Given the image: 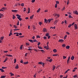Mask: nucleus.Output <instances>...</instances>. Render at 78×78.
Masks as SVG:
<instances>
[{
  "label": "nucleus",
  "mask_w": 78,
  "mask_h": 78,
  "mask_svg": "<svg viewBox=\"0 0 78 78\" xmlns=\"http://www.w3.org/2000/svg\"><path fill=\"white\" fill-rule=\"evenodd\" d=\"M4 16V15H3V14L0 13V19H1V18H3Z\"/></svg>",
  "instance_id": "nucleus-3"
},
{
  "label": "nucleus",
  "mask_w": 78,
  "mask_h": 78,
  "mask_svg": "<svg viewBox=\"0 0 78 78\" xmlns=\"http://www.w3.org/2000/svg\"><path fill=\"white\" fill-rule=\"evenodd\" d=\"M72 24H70L68 25V28H70V27H72Z\"/></svg>",
  "instance_id": "nucleus-26"
},
{
  "label": "nucleus",
  "mask_w": 78,
  "mask_h": 78,
  "mask_svg": "<svg viewBox=\"0 0 78 78\" xmlns=\"http://www.w3.org/2000/svg\"><path fill=\"white\" fill-rule=\"evenodd\" d=\"M53 56H58L57 54H54L53 55Z\"/></svg>",
  "instance_id": "nucleus-47"
},
{
  "label": "nucleus",
  "mask_w": 78,
  "mask_h": 78,
  "mask_svg": "<svg viewBox=\"0 0 78 78\" xmlns=\"http://www.w3.org/2000/svg\"><path fill=\"white\" fill-rule=\"evenodd\" d=\"M78 76V75H75L73 76V78H76Z\"/></svg>",
  "instance_id": "nucleus-27"
},
{
  "label": "nucleus",
  "mask_w": 78,
  "mask_h": 78,
  "mask_svg": "<svg viewBox=\"0 0 78 78\" xmlns=\"http://www.w3.org/2000/svg\"><path fill=\"white\" fill-rule=\"evenodd\" d=\"M74 58H75V57H74V56H73L71 58V60H73V59H74Z\"/></svg>",
  "instance_id": "nucleus-18"
},
{
  "label": "nucleus",
  "mask_w": 78,
  "mask_h": 78,
  "mask_svg": "<svg viewBox=\"0 0 78 78\" xmlns=\"http://www.w3.org/2000/svg\"><path fill=\"white\" fill-rule=\"evenodd\" d=\"M28 11L27 12L28 14H29L30 12V8H28Z\"/></svg>",
  "instance_id": "nucleus-22"
},
{
  "label": "nucleus",
  "mask_w": 78,
  "mask_h": 78,
  "mask_svg": "<svg viewBox=\"0 0 78 78\" xmlns=\"http://www.w3.org/2000/svg\"><path fill=\"white\" fill-rule=\"evenodd\" d=\"M69 18H73V17H72V16L70 15L69 16Z\"/></svg>",
  "instance_id": "nucleus-48"
},
{
  "label": "nucleus",
  "mask_w": 78,
  "mask_h": 78,
  "mask_svg": "<svg viewBox=\"0 0 78 78\" xmlns=\"http://www.w3.org/2000/svg\"><path fill=\"white\" fill-rule=\"evenodd\" d=\"M67 35H66L64 37V39H66V38H67Z\"/></svg>",
  "instance_id": "nucleus-28"
},
{
  "label": "nucleus",
  "mask_w": 78,
  "mask_h": 78,
  "mask_svg": "<svg viewBox=\"0 0 78 78\" xmlns=\"http://www.w3.org/2000/svg\"><path fill=\"white\" fill-rule=\"evenodd\" d=\"M21 6H24V3H21Z\"/></svg>",
  "instance_id": "nucleus-36"
},
{
  "label": "nucleus",
  "mask_w": 78,
  "mask_h": 78,
  "mask_svg": "<svg viewBox=\"0 0 78 78\" xmlns=\"http://www.w3.org/2000/svg\"><path fill=\"white\" fill-rule=\"evenodd\" d=\"M48 39H49L50 38V36L49 35L48 36Z\"/></svg>",
  "instance_id": "nucleus-63"
},
{
  "label": "nucleus",
  "mask_w": 78,
  "mask_h": 78,
  "mask_svg": "<svg viewBox=\"0 0 78 78\" xmlns=\"http://www.w3.org/2000/svg\"><path fill=\"white\" fill-rule=\"evenodd\" d=\"M41 51H42V53H44V50H40Z\"/></svg>",
  "instance_id": "nucleus-55"
},
{
  "label": "nucleus",
  "mask_w": 78,
  "mask_h": 78,
  "mask_svg": "<svg viewBox=\"0 0 78 78\" xmlns=\"http://www.w3.org/2000/svg\"><path fill=\"white\" fill-rule=\"evenodd\" d=\"M9 74H10V75H11V76H14V74L12 73H9Z\"/></svg>",
  "instance_id": "nucleus-23"
},
{
  "label": "nucleus",
  "mask_w": 78,
  "mask_h": 78,
  "mask_svg": "<svg viewBox=\"0 0 78 78\" xmlns=\"http://www.w3.org/2000/svg\"><path fill=\"white\" fill-rule=\"evenodd\" d=\"M66 33L67 34H68V35H69L70 34V33H69V32H66Z\"/></svg>",
  "instance_id": "nucleus-49"
},
{
  "label": "nucleus",
  "mask_w": 78,
  "mask_h": 78,
  "mask_svg": "<svg viewBox=\"0 0 78 78\" xmlns=\"http://www.w3.org/2000/svg\"><path fill=\"white\" fill-rule=\"evenodd\" d=\"M38 64H41V65H42V62H39L38 63Z\"/></svg>",
  "instance_id": "nucleus-54"
},
{
  "label": "nucleus",
  "mask_w": 78,
  "mask_h": 78,
  "mask_svg": "<svg viewBox=\"0 0 78 78\" xmlns=\"http://www.w3.org/2000/svg\"><path fill=\"white\" fill-rule=\"evenodd\" d=\"M3 39H4V37H1V40H3Z\"/></svg>",
  "instance_id": "nucleus-44"
},
{
  "label": "nucleus",
  "mask_w": 78,
  "mask_h": 78,
  "mask_svg": "<svg viewBox=\"0 0 78 78\" xmlns=\"http://www.w3.org/2000/svg\"><path fill=\"white\" fill-rule=\"evenodd\" d=\"M42 23L41 22H39L38 23V24H39V25L41 26V25H42Z\"/></svg>",
  "instance_id": "nucleus-43"
},
{
  "label": "nucleus",
  "mask_w": 78,
  "mask_h": 78,
  "mask_svg": "<svg viewBox=\"0 0 78 78\" xmlns=\"http://www.w3.org/2000/svg\"><path fill=\"white\" fill-rule=\"evenodd\" d=\"M57 6H58V4H56L55 5V8H57Z\"/></svg>",
  "instance_id": "nucleus-38"
},
{
  "label": "nucleus",
  "mask_w": 78,
  "mask_h": 78,
  "mask_svg": "<svg viewBox=\"0 0 78 78\" xmlns=\"http://www.w3.org/2000/svg\"><path fill=\"white\" fill-rule=\"evenodd\" d=\"M17 25H19V21H18V23L17 24Z\"/></svg>",
  "instance_id": "nucleus-60"
},
{
  "label": "nucleus",
  "mask_w": 78,
  "mask_h": 78,
  "mask_svg": "<svg viewBox=\"0 0 78 78\" xmlns=\"http://www.w3.org/2000/svg\"><path fill=\"white\" fill-rule=\"evenodd\" d=\"M53 20V19H48V22L49 23H50V22L51 21V20Z\"/></svg>",
  "instance_id": "nucleus-6"
},
{
  "label": "nucleus",
  "mask_w": 78,
  "mask_h": 78,
  "mask_svg": "<svg viewBox=\"0 0 78 78\" xmlns=\"http://www.w3.org/2000/svg\"><path fill=\"white\" fill-rule=\"evenodd\" d=\"M69 0H68L67 4V5H68V4H69Z\"/></svg>",
  "instance_id": "nucleus-64"
},
{
  "label": "nucleus",
  "mask_w": 78,
  "mask_h": 78,
  "mask_svg": "<svg viewBox=\"0 0 78 78\" xmlns=\"http://www.w3.org/2000/svg\"><path fill=\"white\" fill-rule=\"evenodd\" d=\"M12 12H17V10H12Z\"/></svg>",
  "instance_id": "nucleus-11"
},
{
  "label": "nucleus",
  "mask_w": 78,
  "mask_h": 78,
  "mask_svg": "<svg viewBox=\"0 0 78 78\" xmlns=\"http://www.w3.org/2000/svg\"><path fill=\"white\" fill-rule=\"evenodd\" d=\"M2 9H3V10H5V9H6V8L5 7H3L2 8Z\"/></svg>",
  "instance_id": "nucleus-34"
},
{
  "label": "nucleus",
  "mask_w": 78,
  "mask_h": 78,
  "mask_svg": "<svg viewBox=\"0 0 78 78\" xmlns=\"http://www.w3.org/2000/svg\"><path fill=\"white\" fill-rule=\"evenodd\" d=\"M40 11H41V8H39L38 10H37V12H39Z\"/></svg>",
  "instance_id": "nucleus-21"
},
{
  "label": "nucleus",
  "mask_w": 78,
  "mask_h": 78,
  "mask_svg": "<svg viewBox=\"0 0 78 78\" xmlns=\"http://www.w3.org/2000/svg\"><path fill=\"white\" fill-rule=\"evenodd\" d=\"M5 56H8V57H12V55H11L7 54Z\"/></svg>",
  "instance_id": "nucleus-5"
},
{
  "label": "nucleus",
  "mask_w": 78,
  "mask_h": 78,
  "mask_svg": "<svg viewBox=\"0 0 78 78\" xmlns=\"http://www.w3.org/2000/svg\"><path fill=\"white\" fill-rule=\"evenodd\" d=\"M7 60H8V58L6 57L5 58V60L3 62H5L6 61H7Z\"/></svg>",
  "instance_id": "nucleus-14"
},
{
  "label": "nucleus",
  "mask_w": 78,
  "mask_h": 78,
  "mask_svg": "<svg viewBox=\"0 0 78 78\" xmlns=\"http://www.w3.org/2000/svg\"><path fill=\"white\" fill-rule=\"evenodd\" d=\"M44 39H47V37L44 36Z\"/></svg>",
  "instance_id": "nucleus-57"
},
{
  "label": "nucleus",
  "mask_w": 78,
  "mask_h": 78,
  "mask_svg": "<svg viewBox=\"0 0 78 78\" xmlns=\"http://www.w3.org/2000/svg\"><path fill=\"white\" fill-rule=\"evenodd\" d=\"M15 18H16V16H15L14 15H13V19H15Z\"/></svg>",
  "instance_id": "nucleus-35"
},
{
  "label": "nucleus",
  "mask_w": 78,
  "mask_h": 78,
  "mask_svg": "<svg viewBox=\"0 0 78 78\" xmlns=\"http://www.w3.org/2000/svg\"><path fill=\"white\" fill-rule=\"evenodd\" d=\"M57 22H58V20H55L54 22V24L55 25H56V24L57 23Z\"/></svg>",
  "instance_id": "nucleus-12"
},
{
  "label": "nucleus",
  "mask_w": 78,
  "mask_h": 78,
  "mask_svg": "<svg viewBox=\"0 0 78 78\" xmlns=\"http://www.w3.org/2000/svg\"><path fill=\"white\" fill-rule=\"evenodd\" d=\"M73 14H76V15H78V11L75 10V11H73Z\"/></svg>",
  "instance_id": "nucleus-2"
},
{
  "label": "nucleus",
  "mask_w": 78,
  "mask_h": 78,
  "mask_svg": "<svg viewBox=\"0 0 78 78\" xmlns=\"http://www.w3.org/2000/svg\"><path fill=\"white\" fill-rule=\"evenodd\" d=\"M70 48V46H66V49H69Z\"/></svg>",
  "instance_id": "nucleus-17"
},
{
  "label": "nucleus",
  "mask_w": 78,
  "mask_h": 78,
  "mask_svg": "<svg viewBox=\"0 0 78 78\" xmlns=\"http://www.w3.org/2000/svg\"><path fill=\"white\" fill-rule=\"evenodd\" d=\"M45 36H49V34H48V33H47L46 34H45Z\"/></svg>",
  "instance_id": "nucleus-31"
},
{
  "label": "nucleus",
  "mask_w": 78,
  "mask_h": 78,
  "mask_svg": "<svg viewBox=\"0 0 78 78\" xmlns=\"http://www.w3.org/2000/svg\"><path fill=\"white\" fill-rule=\"evenodd\" d=\"M13 30L14 31H17V30H19V29H15Z\"/></svg>",
  "instance_id": "nucleus-56"
},
{
  "label": "nucleus",
  "mask_w": 78,
  "mask_h": 78,
  "mask_svg": "<svg viewBox=\"0 0 78 78\" xmlns=\"http://www.w3.org/2000/svg\"><path fill=\"white\" fill-rule=\"evenodd\" d=\"M16 16L17 17V18L20 21H21L22 19L21 18V16L19 14H16Z\"/></svg>",
  "instance_id": "nucleus-1"
},
{
  "label": "nucleus",
  "mask_w": 78,
  "mask_h": 78,
  "mask_svg": "<svg viewBox=\"0 0 78 78\" xmlns=\"http://www.w3.org/2000/svg\"><path fill=\"white\" fill-rule=\"evenodd\" d=\"M11 32L9 34V36H11V35H12V33H11V31H10Z\"/></svg>",
  "instance_id": "nucleus-39"
},
{
  "label": "nucleus",
  "mask_w": 78,
  "mask_h": 78,
  "mask_svg": "<svg viewBox=\"0 0 78 78\" xmlns=\"http://www.w3.org/2000/svg\"><path fill=\"white\" fill-rule=\"evenodd\" d=\"M58 42H64V40L62 39H59L58 40Z\"/></svg>",
  "instance_id": "nucleus-7"
},
{
  "label": "nucleus",
  "mask_w": 78,
  "mask_h": 78,
  "mask_svg": "<svg viewBox=\"0 0 78 78\" xmlns=\"http://www.w3.org/2000/svg\"><path fill=\"white\" fill-rule=\"evenodd\" d=\"M74 28H75V29L76 30H77V29H78V27H77V25H76V24H75Z\"/></svg>",
  "instance_id": "nucleus-8"
},
{
  "label": "nucleus",
  "mask_w": 78,
  "mask_h": 78,
  "mask_svg": "<svg viewBox=\"0 0 78 78\" xmlns=\"http://www.w3.org/2000/svg\"><path fill=\"white\" fill-rule=\"evenodd\" d=\"M38 48L39 49H42V48L41 46H38Z\"/></svg>",
  "instance_id": "nucleus-29"
},
{
  "label": "nucleus",
  "mask_w": 78,
  "mask_h": 78,
  "mask_svg": "<svg viewBox=\"0 0 78 78\" xmlns=\"http://www.w3.org/2000/svg\"><path fill=\"white\" fill-rule=\"evenodd\" d=\"M40 44H41V43L40 42H38L37 44V45L39 46Z\"/></svg>",
  "instance_id": "nucleus-62"
},
{
  "label": "nucleus",
  "mask_w": 78,
  "mask_h": 78,
  "mask_svg": "<svg viewBox=\"0 0 78 78\" xmlns=\"http://www.w3.org/2000/svg\"><path fill=\"white\" fill-rule=\"evenodd\" d=\"M43 32H47V29L45 28H44L43 29Z\"/></svg>",
  "instance_id": "nucleus-13"
},
{
  "label": "nucleus",
  "mask_w": 78,
  "mask_h": 78,
  "mask_svg": "<svg viewBox=\"0 0 78 78\" xmlns=\"http://www.w3.org/2000/svg\"><path fill=\"white\" fill-rule=\"evenodd\" d=\"M30 45V44L28 43H26V45Z\"/></svg>",
  "instance_id": "nucleus-50"
},
{
  "label": "nucleus",
  "mask_w": 78,
  "mask_h": 78,
  "mask_svg": "<svg viewBox=\"0 0 78 78\" xmlns=\"http://www.w3.org/2000/svg\"><path fill=\"white\" fill-rule=\"evenodd\" d=\"M62 47H66V44H63L62 45Z\"/></svg>",
  "instance_id": "nucleus-40"
},
{
  "label": "nucleus",
  "mask_w": 78,
  "mask_h": 78,
  "mask_svg": "<svg viewBox=\"0 0 78 78\" xmlns=\"http://www.w3.org/2000/svg\"><path fill=\"white\" fill-rule=\"evenodd\" d=\"M15 69H19V65L17 64L16 66L15 67Z\"/></svg>",
  "instance_id": "nucleus-10"
},
{
  "label": "nucleus",
  "mask_w": 78,
  "mask_h": 78,
  "mask_svg": "<svg viewBox=\"0 0 78 78\" xmlns=\"http://www.w3.org/2000/svg\"><path fill=\"white\" fill-rule=\"evenodd\" d=\"M56 4H57V5L58 4H59V1H56Z\"/></svg>",
  "instance_id": "nucleus-41"
},
{
  "label": "nucleus",
  "mask_w": 78,
  "mask_h": 78,
  "mask_svg": "<svg viewBox=\"0 0 78 78\" xmlns=\"http://www.w3.org/2000/svg\"><path fill=\"white\" fill-rule=\"evenodd\" d=\"M6 77V76H1L0 78H5Z\"/></svg>",
  "instance_id": "nucleus-25"
},
{
  "label": "nucleus",
  "mask_w": 78,
  "mask_h": 78,
  "mask_svg": "<svg viewBox=\"0 0 78 78\" xmlns=\"http://www.w3.org/2000/svg\"><path fill=\"white\" fill-rule=\"evenodd\" d=\"M53 61V59H50L49 61L50 62H52V61Z\"/></svg>",
  "instance_id": "nucleus-45"
},
{
  "label": "nucleus",
  "mask_w": 78,
  "mask_h": 78,
  "mask_svg": "<svg viewBox=\"0 0 78 78\" xmlns=\"http://www.w3.org/2000/svg\"><path fill=\"white\" fill-rule=\"evenodd\" d=\"M53 51L54 53H56V52H57V51L56 50V49H55L53 50Z\"/></svg>",
  "instance_id": "nucleus-16"
},
{
  "label": "nucleus",
  "mask_w": 78,
  "mask_h": 78,
  "mask_svg": "<svg viewBox=\"0 0 78 78\" xmlns=\"http://www.w3.org/2000/svg\"><path fill=\"white\" fill-rule=\"evenodd\" d=\"M36 41H37V40H36V39L34 40L33 42H36Z\"/></svg>",
  "instance_id": "nucleus-59"
},
{
  "label": "nucleus",
  "mask_w": 78,
  "mask_h": 78,
  "mask_svg": "<svg viewBox=\"0 0 78 78\" xmlns=\"http://www.w3.org/2000/svg\"><path fill=\"white\" fill-rule=\"evenodd\" d=\"M0 70L2 72H5V71H4L3 69L1 68L0 69Z\"/></svg>",
  "instance_id": "nucleus-19"
},
{
  "label": "nucleus",
  "mask_w": 78,
  "mask_h": 78,
  "mask_svg": "<svg viewBox=\"0 0 78 78\" xmlns=\"http://www.w3.org/2000/svg\"><path fill=\"white\" fill-rule=\"evenodd\" d=\"M35 2V0H32L31 1V2L32 3H34Z\"/></svg>",
  "instance_id": "nucleus-58"
},
{
  "label": "nucleus",
  "mask_w": 78,
  "mask_h": 78,
  "mask_svg": "<svg viewBox=\"0 0 78 78\" xmlns=\"http://www.w3.org/2000/svg\"><path fill=\"white\" fill-rule=\"evenodd\" d=\"M14 63H16V59L15 58L14 60Z\"/></svg>",
  "instance_id": "nucleus-52"
},
{
  "label": "nucleus",
  "mask_w": 78,
  "mask_h": 78,
  "mask_svg": "<svg viewBox=\"0 0 78 78\" xmlns=\"http://www.w3.org/2000/svg\"><path fill=\"white\" fill-rule=\"evenodd\" d=\"M20 63H23V61L22 60H21V61L20 62Z\"/></svg>",
  "instance_id": "nucleus-37"
},
{
  "label": "nucleus",
  "mask_w": 78,
  "mask_h": 78,
  "mask_svg": "<svg viewBox=\"0 0 78 78\" xmlns=\"http://www.w3.org/2000/svg\"><path fill=\"white\" fill-rule=\"evenodd\" d=\"M23 46V45H22L20 47V50H22V49L23 47H22Z\"/></svg>",
  "instance_id": "nucleus-46"
},
{
  "label": "nucleus",
  "mask_w": 78,
  "mask_h": 78,
  "mask_svg": "<svg viewBox=\"0 0 78 78\" xmlns=\"http://www.w3.org/2000/svg\"><path fill=\"white\" fill-rule=\"evenodd\" d=\"M23 64H25V65H26V64H28V62L27 61L24 62L23 63Z\"/></svg>",
  "instance_id": "nucleus-9"
},
{
  "label": "nucleus",
  "mask_w": 78,
  "mask_h": 78,
  "mask_svg": "<svg viewBox=\"0 0 78 78\" xmlns=\"http://www.w3.org/2000/svg\"><path fill=\"white\" fill-rule=\"evenodd\" d=\"M66 56H63V59H66Z\"/></svg>",
  "instance_id": "nucleus-53"
},
{
  "label": "nucleus",
  "mask_w": 78,
  "mask_h": 78,
  "mask_svg": "<svg viewBox=\"0 0 78 78\" xmlns=\"http://www.w3.org/2000/svg\"><path fill=\"white\" fill-rule=\"evenodd\" d=\"M13 27L16 29V28H17V27L16 25H14Z\"/></svg>",
  "instance_id": "nucleus-33"
},
{
  "label": "nucleus",
  "mask_w": 78,
  "mask_h": 78,
  "mask_svg": "<svg viewBox=\"0 0 78 78\" xmlns=\"http://www.w3.org/2000/svg\"><path fill=\"white\" fill-rule=\"evenodd\" d=\"M33 17H34V15H32V16H30V19H32L33 18Z\"/></svg>",
  "instance_id": "nucleus-20"
},
{
  "label": "nucleus",
  "mask_w": 78,
  "mask_h": 78,
  "mask_svg": "<svg viewBox=\"0 0 78 78\" xmlns=\"http://www.w3.org/2000/svg\"><path fill=\"white\" fill-rule=\"evenodd\" d=\"M37 38H41V37L39 35L37 36Z\"/></svg>",
  "instance_id": "nucleus-42"
},
{
  "label": "nucleus",
  "mask_w": 78,
  "mask_h": 78,
  "mask_svg": "<svg viewBox=\"0 0 78 78\" xmlns=\"http://www.w3.org/2000/svg\"><path fill=\"white\" fill-rule=\"evenodd\" d=\"M65 9V7H64L62 9V11H63Z\"/></svg>",
  "instance_id": "nucleus-61"
},
{
  "label": "nucleus",
  "mask_w": 78,
  "mask_h": 78,
  "mask_svg": "<svg viewBox=\"0 0 78 78\" xmlns=\"http://www.w3.org/2000/svg\"><path fill=\"white\" fill-rule=\"evenodd\" d=\"M70 59V57H69L68 58V60H67V64H69Z\"/></svg>",
  "instance_id": "nucleus-4"
},
{
  "label": "nucleus",
  "mask_w": 78,
  "mask_h": 78,
  "mask_svg": "<svg viewBox=\"0 0 78 78\" xmlns=\"http://www.w3.org/2000/svg\"><path fill=\"white\" fill-rule=\"evenodd\" d=\"M55 68H56V66H55V65L53 66L52 70H54L55 69Z\"/></svg>",
  "instance_id": "nucleus-15"
},
{
  "label": "nucleus",
  "mask_w": 78,
  "mask_h": 78,
  "mask_svg": "<svg viewBox=\"0 0 78 78\" xmlns=\"http://www.w3.org/2000/svg\"><path fill=\"white\" fill-rule=\"evenodd\" d=\"M57 14L55 13L53 15V16H54V17H56V16H57Z\"/></svg>",
  "instance_id": "nucleus-51"
},
{
  "label": "nucleus",
  "mask_w": 78,
  "mask_h": 78,
  "mask_svg": "<svg viewBox=\"0 0 78 78\" xmlns=\"http://www.w3.org/2000/svg\"><path fill=\"white\" fill-rule=\"evenodd\" d=\"M48 22V20H47V19H44V23H47Z\"/></svg>",
  "instance_id": "nucleus-24"
},
{
  "label": "nucleus",
  "mask_w": 78,
  "mask_h": 78,
  "mask_svg": "<svg viewBox=\"0 0 78 78\" xmlns=\"http://www.w3.org/2000/svg\"><path fill=\"white\" fill-rule=\"evenodd\" d=\"M29 41H30V42H32V43L33 42V40H29Z\"/></svg>",
  "instance_id": "nucleus-32"
},
{
  "label": "nucleus",
  "mask_w": 78,
  "mask_h": 78,
  "mask_svg": "<svg viewBox=\"0 0 78 78\" xmlns=\"http://www.w3.org/2000/svg\"><path fill=\"white\" fill-rule=\"evenodd\" d=\"M50 28H52V29H55V28H56V27H55V26L53 27H50Z\"/></svg>",
  "instance_id": "nucleus-30"
}]
</instances>
